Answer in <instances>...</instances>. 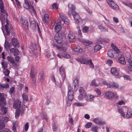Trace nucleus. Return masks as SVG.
<instances>
[{"label":"nucleus","instance_id":"1","mask_svg":"<svg viewBox=\"0 0 132 132\" xmlns=\"http://www.w3.org/2000/svg\"><path fill=\"white\" fill-rule=\"evenodd\" d=\"M69 7V11L68 14L69 16L72 15L76 23H77L82 22L81 19L78 13L75 11L76 8L75 6L69 3L68 5Z\"/></svg>","mask_w":132,"mask_h":132},{"label":"nucleus","instance_id":"2","mask_svg":"<svg viewBox=\"0 0 132 132\" xmlns=\"http://www.w3.org/2000/svg\"><path fill=\"white\" fill-rule=\"evenodd\" d=\"M6 103L3 94L0 93V113L1 115L5 114L7 113V108L3 106L6 104Z\"/></svg>","mask_w":132,"mask_h":132},{"label":"nucleus","instance_id":"3","mask_svg":"<svg viewBox=\"0 0 132 132\" xmlns=\"http://www.w3.org/2000/svg\"><path fill=\"white\" fill-rule=\"evenodd\" d=\"M4 4L3 3L2 0H0V9L1 12L0 14V20L2 22L4 21L7 15L6 10L4 9Z\"/></svg>","mask_w":132,"mask_h":132},{"label":"nucleus","instance_id":"4","mask_svg":"<svg viewBox=\"0 0 132 132\" xmlns=\"http://www.w3.org/2000/svg\"><path fill=\"white\" fill-rule=\"evenodd\" d=\"M57 21L62 24H65L68 25L69 24V20H68L67 17L64 14H60L59 16L57 18Z\"/></svg>","mask_w":132,"mask_h":132},{"label":"nucleus","instance_id":"5","mask_svg":"<svg viewBox=\"0 0 132 132\" xmlns=\"http://www.w3.org/2000/svg\"><path fill=\"white\" fill-rule=\"evenodd\" d=\"M106 2L110 9L117 12H119V6L114 2L110 3H109L108 1H107Z\"/></svg>","mask_w":132,"mask_h":132},{"label":"nucleus","instance_id":"6","mask_svg":"<svg viewBox=\"0 0 132 132\" xmlns=\"http://www.w3.org/2000/svg\"><path fill=\"white\" fill-rule=\"evenodd\" d=\"M122 109L123 111H127L126 116L127 118H129L132 117V110L131 109H128L127 107L125 106H123Z\"/></svg>","mask_w":132,"mask_h":132},{"label":"nucleus","instance_id":"7","mask_svg":"<svg viewBox=\"0 0 132 132\" xmlns=\"http://www.w3.org/2000/svg\"><path fill=\"white\" fill-rule=\"evenodd\" d=\"M20 22L21 26L23 29H28V23L27 20L26 18H21L20 19Z\"/></svg>","mask_w":132,"mask_h":132},{"label":"nucleus","instance_id":"8","mask_svg":"<svg viewBox=\"0 0 132 132\" xmlns=\"http://www.w3.org/2000/svg\"><path fill=\"white\" fill-rule=\"evenodd\" d=\"M103 84L105 85H107V87L109 88H117L118 87V85L114 82L111 83L109 84H108L107 82L105 81H103L102 82Z\"/></svg>","mask_w":132,"mask_h":132},{"label":"nucleus","instance_id":"9","mask_svg":"<svg viewBox=\"0 0 132 132\" xmlns=\"http://www.w3.org/2000/svg\"><path fill=\"white\" fill-rule=\"evenodd\" d=\"M108 55L110 57L116 58L119 56V53L113 50L109 51L108 52Z\"/></svg>","mask_w":132,"mask_h":132},{"label":"nucleus","instance_id":"10","mask_svg":"<svg viewBox=\"0 0 132 132\" xmlns=\"http://www.w3.org/2000/svg\"><path fill=\"white\" fill-rule=\"evenodd\" d=\"M60 73L61 75V77L63 81L66 78V74L64 69L62 67H61L59 69Z\"/></svg>","mask_w":132,"mask_h":132},{"label":"nucleus","instance_id":"11","mask_svg":"<svg viewBox=\"0 0 132 132\" xmlns=\"http://www.w3.org/2000/svg\"><path fill=\"white\" fill-rule=\"evenodd\" d=\"M11 43L12 45L14 47H19V43L16 38L13 37L12 39Z\"/></svg>","mask_w":132,"mask_h":132},{"label":"nucleus","instance_id":"12","mask_svg":"<svg viewBox=\"0 0 132 132\" xmlns=\"http://www.w3.org/2000/svg\"><path fill=\"white\" fill-rule=\"evenodd\" d=\"M54 39L56 43L59 44L62 43L63 44L62 42V39L61 37L59 36L58 34H56L54 37Z\"/></svg>","mask_w":132,"mask_h":132},{"label":"nucleus","instance_id":"13","mask_svg":"<svg viewBox=\"0 0 132 132\" xmlns=\"http://www.w3.org/2000/svg\"><path fill=\"white\" fill-rule=\"evenodd\" d=\"M111 73L113 75L117 76L118 75L119 72L118 69L116 67H113L111 69Z\"/></svg>","mask_w":132,"mask_h":132},{"label":"nucleus","instance_id":"14","mask_svg":"<svg viewBox=\"0 0 132 132\" xmlns=\"http://www.w3.org/2000/svg\"><path fill=\"white\" fill-rule=\"evenodd\" d=\"M37 72L35 69L33 67L31 68L30 72V77L33 78V77H35L37 75Z\"/></svg>","mask_w":132,"mask_h":132},{"label":"nucleus","instance_id":"15","mask_svg":"<svg viewBox=\"0 0 132 132\" xmlns=\"http://www.w3.org/2000/svg\"><path fill=\"white\" fill-rule=\"evenodd\" d=\"M60 24V23L58 22L55 24V31L56 33H58L61 29L62 26Z\"/></svg>","mask_w":132,"mask_h":132},{"label":"nucleus","instance_id":"16","mask_svg":"<svg viewBox=\"0 0 132 132\" xmlns=\"http://www.w3.org/2000/svg\"><path fill=\"white\" fill-rule=\"evenodd\" d=\"M21 102L19 100L15 101L13 105V107L15 109H18L20 108L21 106Z\"/></svg>","mask_w":132,"mask_h":132},{"label":"nucleus","instance_id":"17","mask_svg":"<svg viewBox=\"0 0 132 132\" xmlns=\"http://www.w3.org/2000/svg\"><path fill=\"white\" fill-rule=\"evenodd\" d=\"M77 60L82 64L87 65L88 63V60L82 58H78L77 59Z\"/></svg>","mask_w":132,"mask_h":132},{"label":"nucleus","instance_id":"18","mask_svg":"<svg viewBox=\"0 0 132 132\" xmlns=\"http://www.w3.org/2000/svg\"><path fill=\"white\" fill-rule=\"evenodd\" d=\"M93 121L95 123L98 125H103L105 123L104 122L101 121L98 118H94L93 120Z\"/></svg>","mask_w":132,"mask_h":132},{"label":"nucleus","instance_id":"19","mask_svg":"<svg viewBox=\"0 0 132 132\" xmlns=\"http://www.w3.org/2000/svg\"><path fill=\"white\" fill-rule=\"evenodd\" d=\"M105 95L107 98L111 99L113 97L114 93L111 92L107 91L106 92Z\"/></svg>","mask_w":132,"mask_h":132},{"label":"nucleus","instance_id":"20","mask_svg":"<svg viewBox=\"0 0 132 132\" xmlns=\"http://www.w3.org/2000/svg\"><path fill=\"white\" fill-rule=\"evenodd\" d=\"M10 53L13 54L15 55H18L19 54V51L17 48H12L10 49Z\"/></svg>","mask_w":132,"mask_h":132},{"label":"nucleus","instance_id":"21","mask_svg":"<svg viewBox=\"0 0 132 132\" xmlns=\"http://www.w3.org/2000/svg\"><path fill=\"white\" fill-rule=\"evenodd\" d=\"M119 63L125 65L126 64V62L125 60L124 56L121 55L119 58Z\"/></svg>","mask_w":132,"mask_h":132},{"label":"nucleus","instance_id":"22","mask_svg":"<svg viewBox=\"0 0 132 132\" xmlns=\"http://www.w3.org/2000/svg\"><path fill=\"white\" fill-rule=\"evenodd\" d=\"M25 3L24 4V6L26 9H31V4L30 3L28 0H24Z\"/></svg>","mask_w":132,"mask_h":132},{"label":"nucleus","instance_id":"23","mask_svg":"<svg viewBox=\"0 0 132 132\" xmlns=\"http://www.w3.org/2000/svg\"><path fill=\"white\" fill-rule=\"evenodd\" d=\"M39 75L40 76L39 80L41 83H42L43 82L44 80L45 77L44 72L43 71H41L39 73Z\"/></svg>","mask_w":132,"mask_h":132},{"label":"nucleus","instance_id":"24","mask_svg":"<svg viewBox=\"0 0 132 132\" xmlns=\"http://www.w3.org/2000/svg\"><path fill=\"white\" fill-rule=\"evenodd\" d=\"M7 24H6L5 26V30L6 32V34L7 35H9L10 34V30L9 29V27L8 26H9L8 23L7 21Z\"/></svg>","mask_w":132,"mask_h":132},{"label":"nucleus","instance_id":"25","mask_svg":"<svg viewBox=\"0 0 132 132\" xmlns=\"http://www.w3.org/2000/svg\"><path fill=\"white\" fill-rule=\"evenodd\" d=\"M98 27L99 29H100L101 31L102 32H105L108 31L107 29L104 27L102 24L98 26Z\"/></svg>","mask_w":132,"mask_h":132},{"label":"nucleus","instance_id":"26","mask_svg":"<svg viewBox=\"0 0 132 132\" xmlns=\"http://www.w3.org/2000/svg\"><path fill=\"white\" fill-rule=\"evenodd\" d=\"M111 46L114 50V51L119 54V53L120 52V50L119 49L117 48L116 46L114 45V44L113 43H112L111 44Z\"/></svg>","mask_w":132,"mask_h":132},{"label":"nucleus","instance_id":"27","mask_svg":"<svg viewBox=\"0 0 132 132\" xmlns=\"http://www.w3.org/2000/svg\"><path fill=\"white\" fill-rule=\"evenodd\" d=\"M73 51L77 52L78 53H81L82 52V49L79 47H77L73 49Z\"/></svg>","mask_w":132,"mask_h":132},{"label":"nucleus","instance_id":"28","mask_svg":"<svg viewBox=\"0 0 132 132\" xmlns=\"http://www.w3.org/2000/svg\"><path fill=\"white\" fill-rule=\"evenodd\" d=\"M79 91L80 94L82 95H86L85 90L83 88L81 87H79Z\"/></svg>","mask_w":132,"mask_h":132},{"label":"nucleus","instance_id":"29","mask_svg":"<svg viewBox=\"0 0 132 132\" xmlns=\"http://www.w3.org/2000/svg\"><path fill=\"white\" fill-rule=\"evenodd\" d=\"M49 15L48 14H45L44 15L43 21L45 23H47L48 22Z\"/></svg>","mask_w":132,"mask_h":132},{"label":"nucleus","instance_id":"30","mask_svg":"<svg viewBox=\"0 0 132 132\" xmlns=\"http://www.w3.org/2000/svg\"><path fill=\"white\" fill-rule=\"evenodd\" d=\"M7 59L10 63L13 64L14 63V59L13 57L11 56H8L7 57Z\"/></svg>","mask_w":132,"mask_h":132},{"label":"nucleus","instance_id":"31","mask_svg":"<svg viewBox=\"0 0 132 132\" xmlns=\"http://www.w3.org/2000/svg\"><path fill=\"white\" fill-rule=\"evenodd\" d=\"M94 97V96L92 95H88L86 94L85 97H86V99L87 101H91L93 100V98Z\"/></svg>","mask_w":132,"mask_h":132},{"label":"nucleus","instance_id":"32","mask_svg":"<svg viewBox=\"0 0 132 132\" xmlns=\"http://www.w3.org/2000/svg\"><path fill=\"white\" fill-rule=\"evenodd\" d=\"M1 65L2 68H3V70L6 69L7 65H8L7 62L4 61H3L1 62Z\"/></svg>","mask_w":132,"mask_h":132},{"label":"nucleus","instance_id":"33","mask_svg":"<svg viewBox=\"0 0 132 132\" xmlns=\"http://www.w3.org/2000/svg\"><path fill=\"white\" fill-rule=\"evenodd\" d=\"M57 49L61 51H63L64 52H65L67 50V48L65 47L61 46H59L58 47Z\"/></svg>","mask_w":132,"mask_h":132},{"label":"nucleus","instance_id":"34","mask_svg":"<svg viewBox=\"0 0 132 132\" xmlns=\"http://www.w3.org/2000/svg\"><path fill=\"white\" fill-rule=\"evenodd\" d=\"M123 107L121 109L120 108L118 110V112L120 113L121 114V115L123 117H125V114L124 113V111L123 110Z\"/></svg>","mask_w":132,"mask_h":132},{"label":"nucleus","instance_id":"35","mask_svg":"<svg viewBox=\"0 0 132 132\" xmlns=\"http://www.w3.org/2000/svg\"><path fill=\"white\" fill-rule=\"evenodd\" d=\"M88 64L90 68L93 69L94 68V65L92 62V60L91 59L88 60Z\"/></svg>","mask_w":132,"mask_h":132},{"label":"nucleus","instance_id":"36","mask_svg":"<svg viewBox=\"0 0 132 132\" xmlns=\"http://www.w3.org/2000/svg\"><path fill=\"white\" fill-rule=\"evenodd\" d=\"M101 47L100 45H96L94 47V51L95 52H97L100 50L101 49Z\"/></svg>","mask_w":132,"mask_h":132},{"label":"nucleus","instance_id":"37","mask_svg":"<svg viewBox=\"0 0 132 132\" xmlns=\"http://www.w3.org/2000/svg\"><path fill=\"white\" fill-rule=\"evenodd\" d=\"M62 57L66 59L69 58L70 57V55L67 53H62Z\"/></svg>","mask_w":132,"mask_h":132},{"label":"nucleus","instance_id":"38","mask_svg":"<svg viewBox=\"0 0 132 132\" xmlns=\"http://www.w3.org/2000/svg\"><path fill=\"white\" fill-rule=\"evenodd\" d=\"M68 36L70 40L73 39L75 38V36L73 34L70 33L68 34Z\"/></svg>","mask_w":132,"mask_h":132},{"label":"nucleus","instance_id":"39","mask_svg":"<svg viewBox=\"0 0 132 132\" xmlns=\"http://www.w3.org/2000/svg\"><path fill=\"white\" fill-rule=\"evenodd\" d=\"M35 77H33V78L30 77V79H31V82L32 84H34L35 85L36 84V78H35Z\"/></svg>","mask_w":132,"mask_h":132},{"label":"nucleus","instance_id":"40","mask_svg":"<svg viewBox=\"0 0 132 132\" xmlns=\"http://www.w3.org/2000/svg\"><path fill=\"white\" fill-rule=\"evenodd\" d=\"M4 46L6 48H8L9 49H10L12 47V45L11 44L9 43L8 42L6 43V42H5V43Z\"/></svg>","mask_w":132,"mask_h":132},{"label":"nucleus","instance_id":"41","mask_svg":"<svg viewBox=\"0 0 132 132\" xmlns=\"http://www.w3.org/2000/svg\"><path fill=\"white\" fill-rule=\"evenodd\" d=\"M79 84V81L78 78L75 79L73 81V85H78Z\"/></svg>","mask_w":132,"mask_h":132},{"label":"nucleus","instance_id":"42","mask_svg":"<svg viewBox=\"0 0 132 132\" xmlns=\"http://www.w3.org/2000/svg\"><path fill=\"white\" fill-rule=\"evenodd\" d=\"M82 42L84 44L87 43L89 44H92V42L91 41H89L86 40H82Z\"/></svg>","mask_w":132,"mask_h":132},{"label":"nucleus","instance_id":"43","mask_svg":"<svg viewBox=\"0 0 132 132\" xmlns=\"http://www.w3.org/2000/svg\"><path fill=\"white\" fill-rule=\"evenodd\" d=\"M0 86L1 87L5 88H7L9 86V84L7 83L5 84H1Z\"/></svg>","mask_w":132,"mask_h":132},{"label":"nucleus","instance_id":"44","mask_svg":"<svg viewBox=\"0 0 132 132\" xmlns=\"http://www.w3.org/2000/svg\"><path fill=\"white\" fill-rule=\"evenodd\" d=\"M20 110H17L15 112V117L16 118H18L20 115Z\"/></svg>","mask_w":132,"mask_h":132},{"label":"nucleus","instance_id":"45","mask_svg":"<svg viewBox=\"0 0 132 132\" xmlns=\"http://www.w3.org/2000/svg\"><path fill=\"white\" fill-rule=\"evenodd\" d=\"M5 127V125L4 123L2 121L0 120V129H2L4 128Z\"/></svg>","mask_w":132,"mask_h":132},{"label":"nucleus","instance_id":"46","mask_svg":"<svg viewBox=\"0 0 132 132\" xmlns=\"http://www.w3.org/2000/svg\"><path fill=\"white\" fill-rule=\"evenodd\" d=\"M3 72L4 74L6 76H8L9 75L10 71L8 69H6L5 70H3Z\"/></svg>","mask_w":132,"mask_h":132},{"label":"nucleus","instance_id":"47","mask_svg":"<svg viewBox=\"0 0 132 132\" xmlns=\"http://www.w3.org/2000/svg\"><path fill=\"white\" fill-rule=\"evenodd\" d=\"M103 41V39L101 37H100L97 39L96 42L97 43L101 44Z\"/></svg>","mask_w":132,"mask_h":132},{"label":"nucleus","instance_id":"48","mask_svg":"<svg viewBox=\"0 0 132 132\" xmlns=\"http://www.w3.org/2000/svg\"><path fill=\"white\" fill-rule=\"evenodd\" d=\"M86 95H82L80 94L78 97V99L79 100H82L84 97H85Z\"/></svg>","mask_w":132,"mask_h":132},{"label":"nucleus","instance_id":"49","mask_svg":"<svg viewBox=\"0 0 132 132\" xmlns=\"http://www.w3.org/2000/svg\"><path fill=\"white\" fill-rule=\"evenodd\" d=\"M22 97L23 99V100H25L27 101L28 100V97L27 95L26 94H23L22 95Z\"/></svg>","mask_w":132,"mask_h":132},{"label":"nucleus","instance_id":"50","mask_svg":"<svg viewBox=\"0 0 132 132\" xmlns=\"http://www.w3.org/2000/svg\"><path fill=\"white\" fill-rule=\"evenodd\" d=\"M74 105L78 106H84V104L82 103H76L74 104Z\"/></svg>","mask_w":132,"mask_h":132},{"label":"nucleus","instance_id":"51","mask_svg":"<svg viewBox=\"0 0 132 132\" xmlns=\"http://www.w3.org/2000/svg\"><path fill=\"white\" fill-rule=\"evenodd\" d=\"M98 128L97 127L95 126L92 127L91 128V130L93 132H97V130Z\"/></svg>","mask_w":132,"mask_h":132},{"label":"nucleus","instance_id":"52","mask_svg":"<svg viewBox=\"0 0 132 132\" xmlns=\"http://www.w3.org/2000/svg\"><path fill=\"white\" fill-rule=\"evenodd\" d=\"M90 85L92 86H97L96 83L95 82V80H94L92 81Z\"/></svg>","mask_w":132,"mask_h":132},{"label":"nucleus","instance_id":"53","mask_svg":"<svg viewBox=\"0 0 132 132\" xmlns=\"http://www.w3.org/2000/svg\"><path fill=\"white\" fill-rule=\"evenodd\" d=\"M89 29L88 27L86 26L84 27H83L82 30L85 33L87 32V30Z\"/></svg>","mask_w":132,"mask_h":132},{"label":"nucleus","instance_id":"54","mask_svg":"<svg viewBox=\"0 0 132 132\" xmlns=\"http://www.w3.org/2000/svg\"><path fill=\"white\" fill-rule=\"evenodd\" d=\"M68 95V98L69 100L71 101L74 98V95Z\"/></svg>","mask_w":132,"mask_h":132},{"label":"nucleus","instance_id":"55","mask_svg":"<svg viewBox=\"0 0 132 132\" xmlns=\"http://www.w3.org/2000/svg\"><path fill=\"white\" fill-rule=\"evenodd\" d=\"M57 126L56 124L54 123L52 126V129L54 131H56L57 130Z\"/></svg>","mask_w":132,"mask_h":132},{"label":"nucleus","instance_id":"56","mask_svg":"<svg viewBox=\"0 0 132 132\" xmlns=\"http://www.w3.org/2000/svg\"><path fill=\"white\" fill-rule=\"evenodd\" d=\"M29 123L28 122H26V123L25 127H24V130H25L27 131H28L29 128Z\"/></svg>","mask_w":132,"mask_h":132},{"label":"nucleus","instance_id":"57","mask_svg":"<svg viewBox=\"0 0 132 132\" xmlns=\"http://www.w3.org/2000/svg\"><path fill=\"white\" fill-rule=\"evenodd\" d=\"M58 5L56 3H54L52 5L53 8L54 9L57 10L58 9Z\"/></svg>","mask_w":132,"mask_h":132},{"label":"nucleus","instance_id":"58","mask_svg":"<svg viewBox=\"0 0 132 132\" xmlns=\"http://www.w3.org/2000/svg\"><path fill=\"white\" fill-rule=\"evenodd\" d=\"M92 125L91 122H88L85 125V127L86 128H90Z\"/></svg>","mask_w":132,"mask_h":132},{"label":"nucleus","instance_id":"59","mask_svg":"<svg viewBox=\"0 0 132 132\" xmlns=\"http://www.w3.org/2000/svg\"><path fill=\"white\" fill-rule=\"evenodd\" d=\"M112 63L113 61L112 60H108L106 62V64L109 66H111Z\"/></svg>","mask_w":132,"mask_h":132},{"label":"nucleus","instance_id":"60","mask_svg":"<svg viewBox=\"0 0 132 132\" xmlns=\"http://www.w3.org/2000/svg\"><path fill=\"white\" fill-rule=\"evenodd\" d=\"M124 79L126 80H131V79L129 76L127 75H125L123 76Z\"/></svg>","mask_w":132,"mask_h":132},{"label":"nucleus","instance_id":"61","mask_svg":"<svg viewBox=\"0 0 132 132\" xmlns=\"http://www.w3.org/2000/svg\"><path fill=\"white\" fill-rule=\"evenodd\" d=\"M94 90L97 95H99L101 94L100 90L99 89L96 88Z\"/></svg>","mask_w":132,"mask_h":132},{"label":"nucleus","instance_id":"62","mask_svg":"<svg viewBox=\"0 0 132 132\" xmlns=\"http://www.w3.org/2000/svg\"><path fill=\"white\" fill-rule=\"evenodd\" d=\"M128 62L130 66L132 67V57H130L128 60Z\"/></svg>","mask_w":132,"mask_h":132},{"label":"nucleus","instance_id":"63","mask_svg":"<svg viewBox=\"0 0 132 132\" xmlns=\"http://www.w3.org/2000/svg\"><path fill=\"white\" fill-rule=\"evenodd\" d=\"M15 88L14 87H12L10 89V93L11 94L13 93L14 92Z\"/></svg>","mask_w":132,"mask_h":132},{"label":"nucleus","instance_id":"64","mask_svg":"<svg viewBox=\"0 0 132 132\" xmlns=\"http://www.w3.org/2000/svg\"><path fill=\"white\" fill-rule=\"evenodd\" d=\"M8 119L9 118L6 117H4L2 119V120L5 122H7L8 121Z\"/></svg>","mask_w":132,"mask_h":132}]
</instances>
